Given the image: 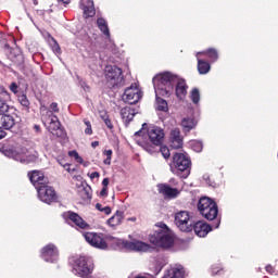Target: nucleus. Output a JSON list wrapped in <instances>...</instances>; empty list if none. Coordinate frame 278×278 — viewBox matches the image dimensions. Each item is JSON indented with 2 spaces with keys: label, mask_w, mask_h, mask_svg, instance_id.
I'll list each match as a JSON object with an SVG mask.
<instances>
[{
  "label": "nucleus",
  "mask_w": 278,
  "mask_h": 278,
  "mask_svg": "<svg viewBox=\"0 0 278 278\" xmlns=\"http://www.w3.org/2000/svg\"><path fill=\"white\" fill-rule=\"evenodd\" d=\"M144 127H147V124L142 125V129L135 132V138H139L137 139V143L139 144V147H142V149H144V151H147L148 153H155V147H160V144H162V142H164V129H162L160 126H149L147 129V136L150 140L151 143L144 141V138H142V136H144Z\"/></svg>",
  "instance_id": "1"
},
{
  "label": "nucleus",
  "mask_w": 278,
  "mask_h": 278,
  "mask_svg": "<svg viewBox=\"0 0 278 278\" xmlns=\"http://www.w3.org/2000/svg\"><path fill=\"white\" fill-rule=\"evenodd\" d=\"M177 77V75L170 72L161 73L154 76L152 81L155 94H161V97H170V94H173V90H175Z\"/></svg>",
  "instance_id": "2"
},
{
  "label": "nucleus",
  "mask_w": 278,
  "mask_h": 278,
  "mask_svg": "<svg viewBox=\"0 0 278 278\" xmlns=\"http://www.w3.org/2000/svg\"><path fill=\"white\" fill-rule=\"evenodd\" d=\"M156 229L149 236V241L154 247H161L162 249H169L175 243V233L168 229V226L164 223L156 224Z\"/></svg>",
  "instance_id": "3"
},
{
  "label": "nucleus",
  "mask_w": 278,
  "mask_h": 278,
  "mask_svg": "<svg viewBox=\"0 0 278 278\" xmlns=\"http://www.w3.org/2000/svg\"><path fill=\"white\" fill-rule=\"evenodd\" d=\"M4 154L7 157H12L22 164H31V162H36V160H38V152L27 150V148H23L21 146L5 150Z\"/></svg>",
  "instance_id": "4"
},
{
  "label": "nucleus",
  "mask_w": 278,
  "mask_h": 278,
  "mask_svg": "<svg viewBox=\"0 0 278 278\" xmlns=\"http://www.w3.org/2000/svg\"><path fill=\"white\" fill-rule=\"evenodd\" d=\"M60 112V108H58L56 102H52L49 106V110L46 114H42V121L45 122L46 127L50 134H55L58 129H60L61 123L60 119L54 115Z\"/></svg>",
  "instance_id": "5"
},
{
  "label": "nucleus",
  "mask_w": 278,
  "mask_h": 278,
  "mask_svg": "<svg viewBox=\"0 0 278 278\" xmlns=\"http://www.w3.org/2000/svg\"><path fill=\"white\" fill-rule=\"evenodd\" d=\"M198 210L206 220H215L216 216H218V205L210 198H201L198 203Z\"/></svg>",
  "instance_id": "6"
},
{
  "label": "nucleus",
  "mask_w": 278,
  "mask_h": 278,
  "mask_svg": "<svg viewBox=\"0 0 278 278\" xmlns=\"http://www.w3.org/2000/svg\"><path fill=\"white\" fill-rule=\"evenodd\" d=\"M170 170L176 175L184 173L181 177L186 179L188 175H190V157L184 153H176L173 157V166H170Z\"/></svg>",
  "instance_id": "7"
},
{
  "label": "nucleus",
  "mask_w": 278,
  "mask_h": 278,
  "mask_svg": "<svg viewBox=\"0 0 278 278\" xmlns=\"http://www.w3.org/2000/svg\"><path fill=\"white\" fill-rule=\"evenodd\" d=\"M104 73H105L106 81H109V84L113 86V88L116 86H125L123 70H121L118 66L106 65Z\"/></svg>",
  "instance_id": "8"
},
{
  "label": "nucleus",
  "mask_w": 278,
  "mask_h": 278,
  "mask_svg": "<svg viewBox=\"0 0 278 278\" xmlns=\"http://www.w3.org/2000/svg\"><path fill=\"white\" fill-rule=\"evenodd\" d=\"M73 273L78 277H88L92 273V264L86 256H79L74 261Z\"/></svg>",
  "instance_id": "9"
},
{
  "label": "nucleus",
  "mask_w": 278,
  "mask_h": 278,
  "mask_svg": "<svg viewBox=\"0 0 278 278\" xmlns=\"http://www.w3.org/2000/svg\"><path fill=\"white\" fill-rule=\"evenodd\" d=\"M9 110L10 105H8L5 100L0 98V129H12L15 125L14 116L3 113Z\"/></svg>",
  "instance_id": "10"
},
{
  "label": "nucleus",
  "mask_w": 278,
  "mask_h": 278,
  "mask_svg": "<svg viewBox=\"0 0 278 278\" xmlns=\"http://www.w3.org/2000/svg\"><path fill=\"white\" fill-rule=\"evenodd\" d=\"M84 238L90 247L105 251L108 249V242L105 241V235L99 232H85Z\"/></svg>",
  "instance_id": "11"
},
{
  "label": "nucleus",
  "mask_w": 278,
  "mask_h": 278,
  "mask_svg": "<svg viewBox=\"0 0 278 278\" xmlns=\"http://www.w3.org/2000/svg\"><path fill=\"white\" fill-rule=\"evenodd\" d=\"M118 244H122L126 251H137L138 253H149L153 251V247L142 241H125L121 240Z\"/></svg>",
  "instance_id": "12"
},
{
  "label": "nucleus",
  "mask_w": 278,
  "mask_h": 278,
  "mask_svg": "<svg viewBox=\"0 0 278 278\" xmlns=\"http://www.w3.org/2000/svg\"><path fill=\"white\" fill-rule=\"evenodd\" d=\"M122 99L125 101V103L134 105L142 99V90L138 88V85L132 84L130 87L126 88Z\"/></svg>",
  "instance_id": "13"
},
{
  "label": "nucleus",
  "mask_w": 278,
  "mask_h": 278,
  "mask_svg": "<svg viewBox=\"0 0 278 278\" xmlns=\"http://www.w3.org/2000/svg\"><path fill=\"white\" fill-rule=\"evenodd\" d=\"M175 225L180 231H192V220H190V213L180 211L175 214Z\"/></svg>",
  "instance_id": "14"
},
{
  "label": "nucleus",
  "mask_w": 278,
  "mask_h": 278,
  "mask_svg": "<svg viewBox=\"0 0 278 278\" xmlns=\"http://www.w3.org/2000/svg\"><path fill=\"white\" fill-rule=\"evenodd\" d=\"M37 192L40 201L43 203H53L58 199V195L55 194V190L52 189L49 185H41L37 187Z\"/></svg>",
  "instance_id": "15"
},
{
  "label": "nucleus",
  "mask_w": 278,
  "mask_h": 278,
  "mask_svg": "<svg viewBox=\"0 0 278 278\" xmlns=\"http://www.w3.org/2000/svg\"><path fill=\"white\" fill-rule=\"evenodd\" d=\"M41 257L45 262L53 263L58 260V248L52 243L46 245L41 250Z\"/></svg>",
  "instance_id": "16"
},
{
  "label": "nucleus",
  "mask_w": 278,
  "mask_h": 278,
  "mask_svg": "<svg viewBox=\"0 0 278 278\" xmlns=\"http://www.w3.org/2000/svg\"><path fill=\"white\" fill-rule=\"evenodd\" d=\"M169 143L172 149H181L184 147V138L181 137V131H179V128H174L170 130Z\"/></svg>",
  "instance_id": "17"
},
{
  "label": "nucleus",
  "mask_w": 278,
  "mask_h": 278,
  "mask_svg": "<svg viewBox=\"0 0 278 278\" xmlns=\"http://www.w3.org/2000/svg\"><path fill=\"white\" fill-rule=\"evenodd\" d=\"M28 177L31 184L35 186L36 190H38L40 186L48 184V179L45 177V174L39 170H33L31 173H28Z\"/></svg>",
  "instance_id": "18"
},
{
  "label": "nucleus",
  "mask_w": 278,
  "mask_h": 278,
  "mask_svg": "<svg viewBox=\"0 0 278 278\" xmlns=\"http://www.w3.org/2000/svg\"><path fill=\"white\" fill-rule=\"evenodd\" d=\"M80 9L84 12L85 18H90L97 14L94 2L92 0H80Z\"/></svg>",
  "instance_id": "19"
},
{
  "label": "nucleus",
  "mask_w": 278,
  "mask_h": 278,
  "mask_svg": "<svg viewBox=\"0 0 278 278\" xmlns=\"http://www.w3.org/2000/svg\"><path fill=\"white\" fill-rule=\"evenodd\" d=\"M192 229L199 238H205L210 231H212V226L207 225L205 222H197Z\"/></svg>",
  "instance_id": "20"
},
{
  "label": "nucleus",
  "mask_w": 278,
  "mask_h": 278,
  "mask_svg": "<svg viewBox=\"0 0 278 278\" xmlns=\"http://www.w3.org/2000/svg\"><path fill=\"white\" fill-rule=\"evenodd\" d=\"M159 192L163 194L165 199H175L179 194V190L177 188H172L168 185H159Z\"/></svg>",
  "instance_id": "21"
},
{
  "label": "nucleus",
  "mask_w": 278,
  "mask_h": 278,
  "mask_svg": "<svg viewBox=\"0 0 278 278\" xmlns=\"http://www.w3.org/2000/svg\"><path fill=\"white\" fill-rule=\"evenodd\" d=\"M175 85H176V97H178V99H184L188 92V85H186V80L177 76V80Z\"/></svg>",
  "instance_id": "22"
},
{
  "label": "nucleus",
  "mask_w": 278,
  "mask_h": 278,
  "mask_svg": "<svg viewBox=\"0 0 278 278\" xmlns=\"http://www.w3.org/2000/svg\"><path fill=\"white\" fill-rule=\"evenodd\" d=\"M67 216L70 218V220H72V223L76 226L79 227L80 229H88V227H90V225H88V223H86L84 220V218H81L79 215H77L76 213L70 212L67 213Z\"/></svg>",
  "instance_id": "23"
},
{
  "label": "nucleus",
  "mask_w": 278,
  "mask_h": 278,
  "mask_svg": "<svg viewBox=\"0 0 278 278\" xmlns=\"http://www.w3.org/2000/svg\"><path fill=\"white\" fill-rule=\"evenodd\" d=\"M121 116H122L124 123H126V125H128V123H131V121H134V116H136V110H134L129 106H125L121 110Z\"/></svg>",
  "instance_id": "24"
},
{
  "label": "nucleus",
  "mask_w": 278,
  "mask_h": 278,
  "mask_svg": "<svg viewBox=\"0 0 278 278\" xmlns=\"http://www.w3.org/2000/svg\"><path fill=\"white\" fill-rule=\"evenodd\" d=\"M197 60H198V71L200 75H207L210 73L211 66L207 61L201 60V52L197 53Z\"/></svg>",
  "instance_id": "25"
},
{
  "label": "nucleus",
  "mask_w": 278,
  "mask_h": 278,
  "mask_svg": "<svg viewBox=\"0 0 278 278\" xmlns=\"http://www.w3.org/2000/svg\"><path fill=\"white\" fill-rule=\"evenodd\" d=\"M164 278H184V267L177 266L168 269Z\"/></svg>",
  "instance_id": "26"
},
{
  "label": "nucleus",
  "mask_w": 278,
  "mask_h": 278,
  "mask_svg": "<svg viewBox=\"0 0 278 278\" xmlns=\"http://www.w3.org/2000/svg\"><path fill=\"white\" fill-rule=\"evenodd\" d=\"M125 218V215L123 212L117 211L116 214H114L110 219H109V225L111 227H118L123 223V219Z\"/></svg>",
  "instance_id": "27"
},
{
  "label": "nucleus",
  "mask_w": 278,
  "mask_h": 278,
  "mask_svg": "<svg viewBox=\"0 0 278 278\" xmlns=\"http://www.w3.org/2000/svg\"><path fill=\"white\" fill-rule=\"evenodd\" d=\"M97 25L100 31H102V34H104L106 38H110V27H108V21H105V18L103 17H100L97 20Z\"/></svg>",
  "instance_id": "28"
},
{
  "label": "nucleus",
  "mask_w": 278,
  "mask_h": 278,
  "mask_svg": "<svg viewBox=\"0 0 278 278\" xmlns=\"http://www.w3.org/2000/svg\"><path fill=\"white\" fill-rule=\"evenodd\" d=\"M181 126L185 131H190L191 129H194L197 122H194L193 118L187 117L182 119Z\"/></svg>",
  "instance_id": "29"
},
{
  "label": "nucleus",
  "mask_w": 278,
  "mask_h": 278,
  "mask_svg": "<svg viewBox=\"0 0 278 278\" xmlns=\"http://www.w3.org/2000/svg\"><path fill=\"white\" fill-rule=\"evenodd\" d=\"M156 96V110L159 112H167L168 111V102L166 100L160 98L161 94H155Z\"/></svg>",
  "instance_id": "30"
},
{
  "label": "nucleus",
  "mask_w": 278,
  "mask_h": 278,
  "mask_svg": "<svg viewBox=\"0 0 278 278\" xmlns=\"http://www.w3.org/2000/svg\"><path fill=\"white\" fill-rule=\"evenodd\" d=\"M201 55H207L212 62H216L218 60V51L216 49H208L204 52H201Z\"/></svg>",
  "instance_id": "31"
},
{
  "label": "nucleus",
  "mask_w": 278,
  "mask_h": 278,
  "mask_svg": "<svg viewBox=\"0 0 278 278\" xmlns=\"http://www.w3.org/2000/svg\"><path fill=\"white\" fill-rule=\"evenodd\" d=\"M17 101L27 112H29V99H27L26 94L18 96Z\"/></svg>",
  "instance_id": "32"
},
{
  "label": "nucleus",
  "mask_w": 278,
  "mask_h": 278,
  "mask_svg": "<svg viewBox=\"0 0 278 278\" xmlns=\"http://www.w3.org/2000/svg\"><path fill=\"white\" fill-rule=\"evenodd\" d=\"M190 99L192 101V103H199V101H201V92H199V89L194 88L192 89L191 93H190Z\"/></svg>",
  "instance_id": "33"
},
{
  "label": "nucleus",
  "mask_w": 278,
  "mask_h": 278,
  "mask_svg": "<svg viewBox=\"0 0 278 278\" xmlns=\"http://www.w3.org/2000/svg\"><path fill=\"white\" fill-rule=\"evenodd\" d=\"M190 147L195 153H201L203 151V143L201 141L192 140L190 141Z\"/></svg>",
  "instance_id": "34"
},
{
  "label": "nucleus",
  "mask_w": 278,
  "mask_h": 278,
  "mask_svg": "<svg viewBox=\"0 0 278 278\" xmlns=\"http://www.w3.org/2000/svg\"><path fill=\"white\" fill-rule=\"evenodd\" d=\"M70 157H74L78 164H84V159L79 156V153L75 150L68 152Z\"/></svg>",
  "instance_id": "35"
},
{
  "label": "nucleus",
  "mask_w": 278,
  "mask_h": 278,
  "mask_svg": "<svg viewBox=\"0 0 278 278\" xmlns=\"http://www.w3.org/2000/svg\"><path fill=\"white\" fill-rule=\"evenodd\" d=\"M161 153L165 160H168V157H170V150L166 146L161 147Z\"/></svg>",
  "instance_id": "36"
},
{
  "label": "nucleus",
  "mask_w": 278,
  "mask_h": 278,
  "mask_svg": "<svg viewBox=\"0 0 278 278\" xmlns=\"http://www.w3.org/2000/svg\"><path fill=\"white\" fill-rule=\"evenodd\" d=\"M85 125H86V129H85L86 136H92V125L90 124V122L85 121Z\"/></svg>",
  "instance_id": "37"
},
{
  "label": "nucleus",
  "mask_w": 278,
  "mask_h": 278,
  "mask_svg": "<svg viewBox=\"0 0 278 278\" xmlns=\"http://www.w3.org/2000/svg\"><path fill=\"white\" fill-rule=\"evenodd\" d=\"M104 124L109 129H114V126L112 125V121L108 118V115L102 116Z\"/></svg>",
  "instance_id": "38"
},
{
  "label": "nucleus",
  "mask_w": 278,
  "mask_h": 278,
  "mask_svg": "<svg viewBox=\"0 0 278 278\" xmlns=\"http://www.w3.org/2000/svg\"><path fill=\"white\" fill-rule=\"evenodd\" d=\"M10 90L13 92V94H18V85H16V83H12L10 85Z\"/></svg>",
  "instance_id": "39"
},
{
  "label": "nucleus",
  "mask_w": 278,
  "mask_h": 278,
  "mask_svg": "<svg viewBox=\"0 0 278 278\" xmlns=\"http://www.w3.org/2000/svg\"><path fill=\"white\" fill-rule=\"evenodd\" d=\"M53 46H52V51L54 53H60V45H58V41H55V39H53Z\"/></svg>",
  "instance_id": "40"
},
{
  "label": "nucleus",
  "mask_w": 278,
  "mask_h": 278,
  "mask_svg": "<svg viewBox=\"0 0 278 278\" xmlns=\"http://www.w3.org/2000/svg\"><path fill=\"white\" fill-rule=\"evenodd\" d=\"M0 94H5L7 99H10V93L5 90V87L0 85Z\"/></svg>",
  "instance_id": "41"
},
{
  "label": "nucleus",
  "mask_w": 278,
  "mask_h": 278,
  "mask_svg": "<svg viewBox=\"0 0 278 278\" xmlns=\"http://www.w3.org/2000/svg\"><path fill=\"white\" fill-rule=\"evenodd\" d=\"M56 160H58V163L60 164V166H63V168H66V166H68V163H66L64 161V159L58 157Z\"/></svg>",
  "instance_id": "42"
},
{
  "label": "nucleus",
  "mask_w": 278,
  "mask_h": 278,
  "mask_svg": "<svg viewBox=\"0 0 278 278\" xmlns=\"http://www.w3.org/2000/svg\"><path fill=\"white\" fill-rule=\"evenodd\" d=\"M90 179H99L101 177V174L99 172H93L89 175Z\"/></svg>",
  "instance_id": "43"
},
{
  "label": "nucleus",
  "mask_w": 278,
  "mask_h": 278,
  "mask_svg": "<svg viewBox=\"0 0 278 278\" xmlns=\"http://www.w3.org/2000/svg\"><path fill=\"white\" fill-rule=\"evenodd\" d=\"M81 194L84 199H92V195H90V193L86 191V189L81 191Z\"/></svg>",
  "instance_id": "44"
},
{
  "label": "nucleus",
  "mask_w": 278,
  "mask_h": 278,
  "mask_svg": "<svg viewBox=\"0 0 278 278\" xmlns=\"http://www.w3.org/2000/svg\"><path fill=\"white\" fill-rule=\"evenodd\" d=\"M102 212H104V214H106V215H110V214H112V208H110V206H104L102 208Z\"/></svg>",
  "instance_id": "45"
},
{
  "label": "nucleus",
  "mask_w": 278,
  "mask_h": 278,
  "mask_svg": "<svg viewBox=\"0 0 278 278\" xmlns=\"http://www.w3.org/2000/svg\"><path fill=\"white\" fill-rule=\"evenodd\" d=\"M265 269L267 270V273H269V275H273V273H275V268H273L271 265H267Z\"/></svg>",
  "instance_id": "46"
},
{
  "label": "nucleus",
  "mask_w": 278,
  "mask_h": 278,
  "mask_svg": "<svg viewBox=\"0 0 278 278\" xmlns=\"http://www.w3.org/2000/svg\"><path fill=\"white\" fill-rule=\"evenodd\" d=\"M102 186H103V188H108V186H110V179L109 178H104L102 180Z\"/></svg>",
  "instance_id": "47"
},
{
  "label": "nucleus",
  "mask_w": 278,
  "mask_h": 278,
  "mask_svg": "<svg viewBox=\"0 0 278 278\" xmlns=\"http://www.w3.org/2000/svg\"><path fill=\"white\" fill-rule=\"evenodd\" d=\"M100 197H108V188L103 187L101 192H100Z\"/></svg>",
  "instance_id": "48"
},
{
  "label": "nucleus",
  "mask_w": 278,
  "mask_h": 278,
  "mask_svg": "<svg viewBox=\"0 0 278 278\" xmlns=\"http://www.w3.org/2000/svg\"><path fill=\"white\" fill-rule=\"evenodd\" d=\"M103 164L110 166V164H112V157L106 156V159L103 161Z\"/></svg>",
  "instance_id": "49"
},
{
  "label": "nucleus",
  "mask_w": 278,
  "mask_h": 278,
  "mask_svg": "<svg viewBox=\"0 0 278 278\" xmlns=\"http://www.w3.org/2000/svg\"><path fill=\"white\" fill-rule=\"evenodd\" d=\"M218 273H220L218 267H212V275H218Z\"/></svg>",
  "instance_id": "50"
},
{
  "label": "nucleus",
  "mask_w": 278,
  "mask_h": 278,
  "mask_svg": "<svg viewBox=\"0 0 278 278\" xmlns=\"http://www.w3.org/2000/svg\"><path fill=\"white\" fill-rule=\"evenodd\" d=\"M67 173H75V168H71V164L68 166L64 167Z\"/></svg>",
  "instance_id": "51"
},
{
  "label": "nucleus",
  "mask_w": 278,
  "mask_h": 278,
  "mask_svg": "<svg viewBox=\"0 0 278 278\" xmlns=\"http://www.w3.org/2000/svg\"><path fill=\"white\" fill-rule=\"evenodd\" d=\"M59 3H63V5H68L71 3V0H58Z\"/></svg>",
  "instance_id": "52"
},
{
  "label": "nucleus",
  "mask_w": 278,
  "mask_h": 278,
  "mask_svg": "<svg viewBox=\"0 0 278 278\" xmlns=\"http://www.w3.org/2000/svg\"><path fill=\"white\" fill-rule=\"evenodd\" d=\"M104 155H106V157H112V150H105Z\"/></svg>",
  "instance_id": "53"
},
{
  "label": "nucleus",
  "mask_w": 278,
  "mask_h": 278,
  "mask_svg": "<svg viewBox=\"0 0 278 278\" xmlns=\"http://www.w3.org/2000/svg\"><path fill=\"white\" fill-rule=\"evenodd\" d=\"M96 208H97L99 212H103V205H101L100 203H97V204H96Z\"/></svg>",
  "instance_id": "54"
},
{
  "label": "nucleus",
  "mask_w": 278,
  "mask_h": 278,
  "mask_svg": "<svg viewBox=\"0 0 278 278\" xmlns=\"http://www.w3.org/2000/svg\"><path fill=\"white\" fill-rule=\"evenodd\" d=\"M80 164H83V166H85V167L90 166V162H88V161L84 162V160H83V163H80Z\"/></svg>",
  "instance_id": "55"
},
{
  "label": "nucleus",
  "mask_w": 278,
  "mask_h": 278,
  "mask_svg": "<svg viewBox=\"0 0 278 278\" xmlns=\"http://www.w3.org/2000/svg\"><path fill=\"white\" fill-rule=\"evenodd\" d=\"M2 138H5V132L4 131H0V140H2Z\"/></svg>",
  "instance_id": "56"
},
{
  "label": "nucleus",
  "mask_w": 278,
  "mask_h": 278,
  "mask_svg": "<svg viewBox=\"0 0 278 278\" xmlns=\"http://www.w3.org/2000/svg\"><path fill=\"white\" fill-rule=\"evenodd\" d=\"M91 147H99V141H93L92 143H91Z\"/></svg>",
  "instance_id": "57"
},
{
  "label": "nucleus",
  "mask_w": 278,
  "mask_h": 278,
  "mask_svg": "<svg viewBox=\"0 0 278 278\" xmlns=\"http://www.w3.org/2000/svg\"><path fill=\"white\" fill-rule=\"evenodd\" d=\"M34 129H35L36 131H40V126L35 125V126H34Z\"/></svg>",
  "instance_id": "58"
},
{
  "label": "nucleus",
  "mask_w": 278,
  "mask_h": 278,
  "mask_svg": "<svg viewBox=\"0 0 278 278\" xmlns=\"http://www.w3.org/2000/svg\"><path fill=\"white\" fill-rule=\"evenodd\" d=\"M18 60H23V54L17 55Z\"/></svg>",
  "instance_id": "59"
}]
</instances>
